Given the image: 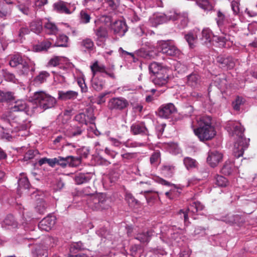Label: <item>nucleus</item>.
I'll return each instance as SVG.
<instances>
[{"label":"nucleus","instance_id":"f257e3e1","mask_svg":"<svg viewBox=\"0 0 257 257\" xmlns=\"http://www.w3.org/2000/svg\"><path fill=\"white\" fill-rule=\"evenodd\" d=\"M225 129L231 136H236L238 137L237 141L234 144L233 156L236 159L242 157L244 150L249 145L250 141L249 139L244 137L243 126L240 123L229 121L227 122Z\"/></svg>","mask_w":257,"mask_h":257},{"label":"nucleus","instance_id":"f03ea898","mask_svg":"<svg viewBox=\"0 0 257 257\" xmlns=\"http://www.w3.org/2000/svg\"><path fill=\"white\" fill-rule=\"evenodd\" d=\"M212 118L209 116H203L198 121V126L194 128L195 135L202 142L209 141L216 135V131L211 124Z\"/></svg>","mask_w":257,"mask_h":257},{"label":"nucleus","instance_id":"7ed1b4c3","mask_svg":"<svg viewBox=\"0 0 257 257\" xmlns=\"http://www.w3.org/2000/svg\"><path fill=\"white\" fill-rule=\"evenodd\" d=\"M33 98L36 103L44 110L54 107L57 102L54 97L43 91L35 92Z\"/></svg>","mask_w":257,"mask_h":257},{"label":"nucleus","instance_id":"20e7f679","mask_svg":"<svg viewBox=\"0 0 257 257\" xmlns=\"http://www.w3.org/2000/svg\"><path fill=\"white\" fill-rule=\"evenodd\" d=\"M157 47L158 51L168 56L178 57L181 54L180 50L171 40L159 41Z\"/></svg>","mask_w":257,"mask_h":257},{"label":"nucleus","instance_id":"39448f33","mask_svg":"<svg viewBox=\"0 0 257 257\" xmlns=\"http://www.w3.org/2000/svg\"><path fill=\"white\" fill-rule=\"evenodd\" d=\"M129 102L122 97H113L108 102V109L111 111H122L127 109Z\"/></svg>","mask_w":257,"mask_h":257},{"label":"nucleus","instance_id":"423d86ee","mask_svg":"<svg viewBox=\"0 0 257 257\" xmlns=\"http://www.w3.org/2000/svg\"><path fill=\"white\" fill-rule=\"evenodd\" d=\"M84 129L82 126L74 125L70 128L67 129L64 131V134L65 137L61 135L57 136L53 141L54 144L60 143L63 140H66V138L72 139L73 138H77L82 135Z\"/></svg>","mask_w":257,"mask_h":257},{"label":"nucleus","instance_id":"0eeeda50","mask_svg":"<svg viewBox=\"0 0 257 257\" xmlns=\"http://www.w3.org/2000/svg\"><path fill=\"white\" fill-rule=\"evenodd\" d=\"M169 70L163 69L159 72L152 75V82L157 86L161 87L166 85L169 81Z\"/></svg>","mask_w":257,"mask_h":257},{"label":"nucleus","instance_id":"6e6552de","mask_svg":"<svg viewBox=\"0 0 257 257\" xmlns=\"http://www.w3.org/2000/svg\"><path fill=\"white\" fill-rule=\"evenodd\" d=\"M170 18L171 21H176V24L179 29L185 28L189 21L188 14L187 13H170Z\"/></svg>","mask_w":257,"mask_h":257},{"label":"nucleus","instance_id":"1a4fd4ad","mask_svg":"<svg viewBox=\"0 0 257 257\" xmlns=\"http://www.w3.org/2000/svg\"><path fill=\"white\" fill-rule=\"evenodd\" d=\"M87 195H92L93 207L97 210H102L107 209L109 205L107 204V199L105 194L100 193L93 195V193H87Z\"/></svg>","mask_w":257,"mask_h":257},{"label":"nucleus","instance_id":"9d476101","mask_svg":"<svg viewBox=\"0 0 257 257\" xmlns=\"http://www.w3.org/2000/svg\"><path fill=\"white\" fill-rule=\"evenodd\" d=\"M219 219L230 225H240L244 222V218L239 214L228 213L220 217Z\"/></svg>","mask_w":257,"mask_h":257},{"label":"nucleus","instance_id":"9b49d317","mask_svg":"<svg viewBox=\"0 0 257 257\" xmlns=\"http://www.w3.org/2000/svg\"><path fill=\"white\" fill-rule=\"evenodd\" d=\"M176 111L177 109L175 105L172 103H169L163 105L159 109L157 114L161 117L168 118L172 117Z\"/></svg>","mask_w":257,"mask_h":257},{"label":"nucleus","instance_id":"f8f14e48","mask_svg":"<svg viewBox=\"0 0 257 257\" xmlns=\"http://www.w3.org/2000/svg\"><path fill=\"white\" fill-rule=\"evenodd\" d=\"M131 132L134 135H141L142 136H149L150 135L148 129L147 128L144 122H136L131 126Z\"/></svg>","mask_w":257,"mask_h":257},{"label":"nucleus","instance_id":"ddd939ff","mask_svg":"<svg viewBox=\"0 0 257 257\" xmlns=\"http://www.w3.org/2000/svg\"><path fill=\"white\" fill-rule=\"evenodd\" d=\"M223 154L217 151H212L208 152L207 158V162L212 168L216 167L222 161Z\"/></svg>","mask_w":257,"mask_h":257},{"label":"nucleus","instance_id":"4468645a","mask_svg":"<svg viewBox=\"0 0 257 257\" xmlns=\"http://www.w3.org/2000/svg\"><path fill=\"white\" fill-rule=\"evenodd\" d=\"M216 62L221 68L231 69L235 66L234 59L230 56H218L216 58Z\"/></svg>","mask_w":257,"mask_h":257},{"label":"nucleus","instance_id":"2eb2a0df","mask_svg":"<svg viewBox=\"0 0 257 257\" xmlns=\"http://www.w3.org/2000/svg\"><path fill=\"white\" fill-rule=\"evenodd\" d=\"M113 33L119 37H122L128 30L125 21L118 20L115 21L111 26Z\"/></svg>","mask_w":257,"mask_h":257},{"label":"nucleus","instance_id":"dca6fc26","mask_svg":"<svg viewBox=\"0 0 257 257\" xmlns=\"http://www.w3.org/2000/svg\"><path fill=\"white\" fill-rule=\"evenodd\" d=\"M55 165H58L62 168H65L67 165L73 167L77 166L75 157L72 156H68L66 157L58 156L55 158Z\"/></svg>","mask_w":257,"mask_h":257},{"label":"nucleus","instance_id":"f3484780","mask_svg":"<svg viewBox=\"0 0 257 257\" xmlns=\"http://www.w3.org/2000/svg\"><path fill=\"white\" fill-rule=\"evenodd\" d=\"M55 223L56 219L54 217L47 216L40 221L38 227L41 230L49 231L53 227Z\"/></svg>","mask_w":257,"mask_h":257},{"label":"nucleus","instance_id":"a211bd4d","mask_svg":"<svg viewBox=\"0 0 257 257\" xmlns=\"http://www.w3.org/2000/svg\"><path fill=\"white\" fill-rule=\"evenodd\" d=\"M201 82V77L196 72H192L187 77V84L194 88L198 87Z\"/></svg>","mask_w":257,"mask_h":257},{"label":"nucleus","instance_id":"6ab92c4d","mask_svg":"<svg viewBox=\"0 0 257 257\" xmlns=\"http://www.w3.org/2000/svg\"><path fill=\"white\" fill-rule=\"evenodd\" d=\"M32 253L34 257H48V250L42 244H35L32 249Z\"/></svg>","mask_w":257,"mask_h":257},{"label":"nucleus","instance_id":"aec40b11","mask_svg":"<svg viewBox=\"0 0 257 257\" xmlns=\"http://www.w3.org/2000/svg\"><path fill=\"white\" fill-rule=\"evenodd\" d=\"M13 3L11 2L0 3V17L5 18L11 14Z\"/></svg>","mask_w":257,"mask_h":257},{"label":"nucleus","instance_id":"412c9836","mask_svg":"<svg viewBox=\"0 0 257 257\" xmlns=\"http://www.w3.org/2000/svg\"><path fill=\"white\" fill-rule=\"evenodd\" d=\"M15 100L14 92L0 89V103H10Z\"/></svg>","mask_w":257,"mask_h":257},{"label":"nucleus","instance_id":"4be33fe9","mask_svg":"<svg viewBox=\"0 0 257 257\" xmlns=\"http://www.w3.org/2000/svg\"><path fill=\"white\" fill-rule=\"evenodd\" d=\"M141 194H144L145 197L148 204L150 205H153L159 199L158 192H153L152 191L147 190L142 191Z\"/></svg>","mask_w":257,"mask_h":257},{"label":"nucleus","instance_id":"5701e85b","mask_svg":"<svg viewBox=\"0 0 257 257\" xmlns=\"http://www.w3.org/2000/svg\"><path fill=\"white\" fill-rule=\"evenodd\" d=\"M153 235V232L151 230H147L137 233L135 238L139 240L141 243H148L151 240Z\"/></svg>","mask_w":257,"mask_h":257},{"label":"nucleus","instance_id":"b1692460","mask_svg":"<svg viewBox=\"0 0 257 257\" xmlns=\"http://www.w3.org/2000/svg\"><path fill=\"white\" fill-rule=\"evenodd\" d=\"M18 184V189L20 190L22 189L29 190L31 187V184L28 178L25 175L24 173H21L20 174Z\"/></svg>","mask_w":257,"mask_h":257},{"label":"nucleus","instance_id":"393cba45","mask_svg":"<svg viewBox=\"0 0 257 257\" xmlns=\"http://www.w3.org/2000/svg\"><path fill=\"white\" fill-rule=\"evenodd\" d=\"M78 95L77 92L72 90L67 91H59L58 92V98L64 101L69 99H75L77 98Z\"/></svg>","mask_w":257,"mask_h":257},{"label":"nucleus","instance_id":"a878e982","mask_svg":"<svg viewBox=\"0 0 257 257\" xmlns=\"http://www.w3.org/2000/svg\"><path fill=\"white\" fill-rule=\"evenodd\" d=\"M66 5L67 3L62 1H59L53 4V9L59 13L70 14L71 12L67 7Z\"/></svg>","mask_w":257,"mask_h":257},{"label":"nucleus","instance_id":"bb28decb","mask_svg":"<svg viewBox=\"0 0 257 257\" xmlns=\"http://www.w3.org/2000/svg\"><path fill=\"white\" fill-rule=\"evenodd\" d=\"M91 179V175L89 173H79L75 175L74 180L77 185H80L88 182Z\"/></svg>","mask_w":257,"mask_h":257},{"label":"nucleus","instance_id":"cd10ccee","mask_svg":"<svg viewBox=\"0 0 257 257\" xmlns=\"http://www.w3.org/2000/svg\"><path fill=\"white\" fill-rule=\"evenodd\" d=\"M91 85L92 88L96 91L101 90L105 85V81L103 79V76L101 75L99 77L94 78L92 80Z\"/></svg>","mask_w":257,"mask_h":257},{"label":"nucleus","instance_id":"c85d7f7f","mask_svg":"<svg viewBox=\"0 0 257 257\" xmlns=\"http://www.w3.org/2000/svg\"><path fill=\"white\" fill-rule=\"evenodd\" d=\"M213 36V33L210 29L209 28H204L201 32V37L200 39L204 41L205 44L207 45L208 44L211 43Z\"/></svg>","mask_w":257,"mask_h":257},{"label":"nucleus","instance_id":"c756f323","mask_svg":"<svg viewBox=\"0 0 257 257\" xmlns=\"http://www.w3.org/2000/svg\"><path fill=\"white\" fill-rule=\"evenodd\" d=\"M30 30L37 34H39L43 30L42 22L41 20H37L33 21L30 24Z\"/></svg>","mask_w":257,"mask_h":257},{"label":"nucleus","instance_id":"7c9ffc66","mask_svg":"<svg viewBox=\"0 0 257 257\" xmlns=\"http://www.w3.org/2000/svg\"><path fill=\"white\" fill-rule=\"evenodd\" d=\"M69 38L65 34H60L57 37L56 41L54 44L56 47H68Z\"/></svg>","mask_w":257,"mask_h":257},{"label":"nucleus","instance_id":"2f4dec72","mask_svg":"<svg viewBox=\"0 0 257 257\" xmlns=\"http://www.w3.org/2000/svg\"><path fill=\"white\" fill-rule=\"evenodd\" d=\"M24 61L21 55L19 54H15L11 56L9 65L12 67H16L20 66Z\"/></svg>","mask_w":257,"mask_h":257},{"label":"nucleus","instance_id":"473e14b6","mask_svg":"<svg viewBox=\"0 0 257 257\" xmlns=\"http://www.w3.org/2000/svg\"><path fill=\"white\" fill-rule=\"evenodd\" d=\"M76 153L78 155V157H75L76 163L79 164L82 158H87L89 154V150L87 147H82L80 148L77 149Z\"/></svg>","mask_w":257,"mask_h":257},{"label":"nucleus","instance_id":"72a5a7b5","mask_svg":"<svg viewBox=\"0 0 257 257\" xmlns=\"http://www.w3.org/2000/svg\"><path fill=\"white\" fill-rule=\"evenodd\" d=\"M81 47L85 49V51L91 52L93 50L94 44L93 41L89 38H86L79 42Z\"/></svg>","mask_w":257,"mask_h":257},{"label":"nucleus","instance_id":"f704fd0d","mask_svg":"<svg viewBox=\"0 0 257 257\" xmlns=\"http://www.w3.org/2000/svg\"><path fill=\"white\" fill-rule=\"evenodd\" d=\"M12 109L13 111H24L27 112L29 111L26 102L22 100L16 101L14 106L12 107Z\"/></svg>","mask_w":257,"mask_h":257},{"label":"nucleus","instance_id":"c9c22d12","mask_svg":"<svg viewBox=\"0 0 257 257\" xmlns=\"http://www.w3.org/2000/svg\"><path fill=\"white\" fill-rule=\"evenodd\" d=\"M175 167L173 165H164L162 167L161 173L166 178H171L174 174Z\"/></svg>","mask_w":257,"mask_h":257},{"label":"nucleus","instance_id":"e433bc0d","mask_svg":"<svg viewBox=\"0 0 257 257\" xmlns=\"http://www.w3.org/2000/svg\"><path fill=\"white\" fill-rule=\"evenodd\" d=\"M212 0H196L197 5L204 11H210L213 8Z\"/></svg>","mask_w":257,"mask_h":257},{"label":"nucleus","instance_id":"4c0bfd02","mask_svg":"<svg viewBox=\"0 0 257 257\" xmlns=\"http://www.w3.org/2000/svg\"><path fill=\"white\" fill-rule=\"evenodd\" d=\"M3 225L10 227L16 228L18 226V222L15 219L14 216L12 214L8 215L3 221Z\"/></svg>","mask_w":257,"mask_h":257},{"label":"nucleus","instance_id":"58836bf2","mask_svg":"<svg viewBox=\"0 0 257 257\" xmlns=\"http://www.w3.org/2000/svg\"><path fill=\"white\" fill-rule=\"evenodd\" d=\"M44 29L45 32L49 35H56L58 31L57 26L55 24L50 22H48L45 24Z\"/></svg>","mask_w":257,"mask_h":257},{"label":"nucleus","instance_id":"ea45409f","mask_svg":"<svg viewBox=\"0 0 257 257\" xmlns=\"http://www.w3.org/2000/svg\"><path fill=\"white\" fill-rule=\"evenodd\" d=\"M51 43L49 41H43L38 44L34 46L36 52L47 51L50 47Z\"/></svg>","mask_w":257,"mask_h":257},{"label":"nucleus","instance_id":"a19ab883","mask_svg":"<svg viewBox=\"0 0 257 257\" xmlns=\"http://www.w3.org/2000/svg\"><path fill=\"white\" fill-rule=\"evenodd\" d=\"M233 170V164L231 161L228 160L224 163L221 172L223 174L228 176L232 173Z\"/></svg>","mask_w":257,"mask_h":257},{"label":"nucleus","instance_id":"79ce46f5","mask_svg":"<svg viewBox=\"0 0 257 257\" xmlns=\"http://www.w3.org/2000/svg\"><path fill=\"white\" fill-rule=\"evenodd\" d=\"M184 38L188 43V45L190 48L192 49L195 47V44L197 39L196 35L194 34L192 32H189L185 35Z\"/></svg>","mask_w":257,"mask_h":257},{"label":"nucleus","instance_id":"37998d69","mask_svg":"<svg viewBox=\"0 0 257 257\" xmlns=\"http://www.w3.org/2000/svg\"><path fill=\"white\" fill-rule=\"evenodd\" d=\"M213 38H214V41L218 43L219 46L222 48H229L232 45V44L231 45L227 44L228 40L224 36H213Z\"/></svg>","mask_w":257,"mask_h":257},{"label":"nucleus","instance_id":"c03bdc74","mask_svg":"<svg viewBox=\"0 0 257 257\" xmlns=\"http://www.w3.org/2000/svg\"><path fill=\"white\" fill-rule=\"evenodd\" d=\"M125 199L128 205L131 207H135L139 206L140 204V202L136 199L131 193H126Z\"/></svg>","mask_w":257,"mask_h":257},{"label":"nucleus","instance_id":"a18cd8bd","mask_svg":"<svg viewBox=\"0 0 257 257\" xmlns=\"http://www.w3.org/2000/svg\"><path fill=\"white\" fill-rule=\"evenodd\" d=\"M83 113L86 115V118L88 119L89 123L95 124L94 121L96 117L94 116V109L92 107L86 108Z\"/></svg>","mask_w":257,"mask_h":257},{"label":"nucleus","instance_id":"49530a36","mask_svg":"<svg viewBox=\"0 0 257 257\" xmlns=\"http://www.w3.org/2000/svg\"><path fill=\"white\" fill-rule=\"evenodd\" d=\"M153 52L146 51L144 48H141L136 51V55L138 57L144 58L146 59H151L153 57Z\"/></svg>","mask_w":257,"mask_h":257},{"label":"nucleus","instance_id":"de8ad7c7","mask_svg":"<svg viewBox=\"0 0 257 257\" xmlns=\"http://www.w3.org/2000/svg\"><path fill=\"white\" fill-rule=\"evenodd\" d=\"M35 210L39 214L41 215L44 214L46 212L47 210L46 202L42 199L39 200L35 207Z\"/></svg>","mask_w":257,"mask_h":257},{"label":"nucleus","instance_id":"09e8293b","mask_svg":"<svg viewBox=\"0 0 257 257\" xmlns=\"http://www.w3.org/2000/svg\"><path fill=\"white\" fill-rule=\"evenodd\" d=\"M94 32L98 39H106L108 37V33L105 28L99 27L94 29Z\"/></svg>","mask_w":257,"mask_h":257},{"label":"nucleus","instance_id":"8fccbe9b","mask_svg":"<svg viewBox=\"0 0 257 257\" xmlns=\"http://www.w3.org/2000/svg\"><path fill=\"white\" fill-rule=\"evenodd\" d=\"M183 162L187 170L195 168L198 165V163L196 161L190 157L185 158Z\"/></svg>","mask_w":257,"mask_h":257},{"label":"nucleus","instance_id":"3c124183","mask_svg":"<svg viewBox=\"0 0 257 257\" xmlns=\"http://www.w3.org/2000/svg\"><path fill=\"white\" fill-rule=\"evenodd\" d=\"M91 70L92 72L93 76H94L97 72L104 73L106 69L104 65H99L98 62L95 61L93 65L91 66Z\"/></svg>","mask_w":257,"mask_h":257},{"label":"nucleus","instance_id":"603ef678","mask_svg":"<svg viewBox=\"0 0 257 257\" xmlns=\"http://www.w3.org/2000/svg\"><path fill=\"white\" fill-rule=\"evenodd\" d=\"M50 76L49 73L46 71H41L38 75H37L34 79V81L36 83H42L44 82L47 78Z\"/></svg>","mask_w":257,"mask_h":257},{"label":"nucleus","instance_id":"864d4df0","mask_svg":"<svg viewBox=\"0 0 257 257\" xmlns=\"http://www.w3.org/2000/svg\"><path fill=\"white\" fill-rule=\"evenodd\" d=\"M149 71L150 72L155 75L157 73L159 72L160 70L163 69H167L166 68L163 67L160 64L156 62H153L149 65Z\"/></svg>","mask_w":257,"mask_h":257},{"label":"nucleus","instance_id":"5fc2aeb1","mask_svg":"<svg viewBox=\"0 0 257 257\" xmlns=\"http://www.w3.org/2000/svg\"><path fill=\"white\" fill-rule=\"evenodd\" d=\"M215 184L220 187H225L228 184V180L224 177L217 175L215 177Z\"/></svg>","mask_w":257,"mask_h":257},{"label":"nucleus","instance_id":"6e6d98bb","mask_svg":"<svg viewBox=\"0 0 257 257\" xmlns=\"http://www.w3.org/2000/svg\"><path fill=\"white\" fill-rule=\"evenodd\" d=\"M84 249L83 243L81 241H79L72 244L69 250L70 253H76L77 252Z\"/></svg>","mask_w":257,"mask_h":257},{"label":"nucleus","instance_id":"4d7b16f0","mask_svg":"<svg viewBox=\"0 0 257 257\" xmlns=\"http://www.w3.org/2000/svg\"><path fill=\"white\" fill-rule=\"evenodd\" d=\"M169 21H171L170 18V13L168 15L161 14L157 16L155 18V22L158 24H161Z\"/></svg>","mask_w":257,"mask_h":257},{"label":"nucleus","instance_id":"13d9d810","mask_svg":"<svg viewBox=\"0 0 257 257\" xmlns=\"http://www.w3.org/2000/svg\"><path fill=\"white\" fill-rule=\"evenodd\" d=\"M2 75L6 81L12 82H15L16 77L15 75L8 71L7 69L2 70Z\"/></svg>","mask_w":257,"mask_h":257},{"label":"nucleus","instance_id":"bf43d9fd","mask_svg":"<svg viewBox=\"0 0 257 257\" xmlns=\"http://www.w3.org/2000/svg\"><path fill=\"white\" fill-rule=\"evenodd\" d=\"M55 158L52 159H48L47 158H43L38 161L39 165L41 166L44 164H48L50 167H54L55 166L56 162Z\"/></svg>","mask_w":257,"mask_h":257},{"label":"nucleus","instance_id":"052dcab7","mask_svg":"<svg viewBox=\"0 0 257 257\" xmlns=\"http://www.w3.org/2000/svg\"><path fill=\"white\" fill-rule=\"evenodd\" d=\"M38 151L37 150H29L25 154L23 160L27 161L29 160L33 159L36 155L38 154Z\"/></svg>","mask_w":257,"mask_h":257},{"label":"nucleus","instance_id":"680f3d73","mask_svg":"<svg viewBox=\"0 0 257 257\" xmlns=\"http://www.w3.org/2000/svg\"><path fill=\"white\" fill-rule=\"evenodd\" d=\"M80 22L83 24H87L90 22L91 17L86 11H81L80 13Z\"/></svg>","mask_w":257,"mask_h":257},{"label":"nucleus","instance_id":"e2e57ef3","mask_svg":"<svg viewBox=\"0 0 257 257\" xmlns=\"http://www.w3.org/2000/svg\"><path fill=\"white\" fill-rule=\"evenodd\" d=\"M75 119L79 123L87 125L89 123L88 119L86 118V115L83 112H80L75 116Z\"/></svg>","mask_w":257,"mask_h":257},{"label":"nucleus","instance_id":"0e129e2a","mask_svg":"<svg viewBox=\"0 0 257 257\" xmlns=\"http://www.w3.org/2000/svg\"><path fill=\"white\" fill-rule=\"evenodd\" d=\"M243 103V98L242 97L237 96L235 100L232 102V105L235 110L239 111L240 107Z\"/></svg>","mask_w":257,"mask_h":257},{"label":"nucleus","instance_id":"69168bd1","mask_svg":"<svg viewBox=\"0 0 257 257\" xmlns=\"http://www.w3.org/2000/svg\"><path fill=\"white\" fill-rule=\"evenodd\" d=\"M235 25V24H230L225 26L224 27L223 34L225 35L227 34L229 36H232L235 33L234 30Z\"/></svg>","mask_w":257,"mask_h":257},{"label":"nucleus","instance_id":"338daca9","mask_svg":"<svg viewBox=\"0 0 257 257\" xmlns=\"http://www.w3.org/2000/svg\"><path fill=\"white\" fill-rule=\"evenodd\" d=\"M20 66V74L23 75H28L30 70V66L28 63L25 60Z\"/></svg>","mask_w":257,"mask_h":257},{"label":"nucleus","instance_id":"774afa93","mask_svg":"<svg viewBox=\"0 0 257 257\" xmlns=\"http://www.w3.org/2000/svg\"><path fill=\"white\" fill-rule=\"evenodd\" d=\"M30 30L27 26L21 27L18 31V37L20 40H22L24 36L30 33Z\"/></svg>","mask_w":257,"mask_h":257}]
</instances>
